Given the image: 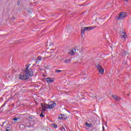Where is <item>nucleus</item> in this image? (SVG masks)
Returning <instances> with one entry per match:
<instances>
[{"mask_svg":"<svg viewBox=\"0 0 131 131\" xmlns=\"http://www.w3.org/2000/svg\"><path fill=\"white\" fill-rule=\"evenodd\" d=\"M41 59H42V57L41 56H38L37 58V60H38V61H41Z\"/></svg>","mask_w":131,"mask_h":131,"instance_id":"nucleus-13","label":"nucleus"},{"mask_svg":"<svg viewBox=\"0 0 131 131\" xmlns=\"http://www.w3.org/2000/svg\"><path fill=\"white\" fill-rule=\"evenodd\" d=\"M127 16V13L125 12H120V14H119L118 16H117L115 19H116V20H122V19H124L125 17Z\"/></svg>","mask_w":131,"mask_h":131,"instance_id":"nucleus-3","label":"nucleus"},{"mask_svg":"<svg viewBox=\"0 0 131 131\" xmlns=\"http://www.w3.org/2000/svg\"><path fill=\"white\" fill-rule=\"evenodd\" d=\"M76 53V49L73 48L72 50H70L68 52L69 55H71V56H74Z\"/></svg>","mask_w":131,"mask_h":131,"instance_id":"nucleus-7","label":"nucleus"},{"mask_svg":"<svg viewBox=\"0 0 131 131\" xmlns=\"http://www.w3.org/2000/svg\"><path fill=\"white\" fill-rule=\"evenodd\" d=\"M6 104H7V101H5V102L2 105L1 108H3V107H5V106H6Z\"/></svg>","mask_w":131,"mask_h":131,"instance_id":"nucleus-16","label":"nucleus"},{"mask_svg":"<svg viewBox=\"0 0 131 131\" xmlns=\"http://www.w3.org/2000/svg\"><path fill=\"white\" fill-rule=\"evenodd\" d=\"M102 128H103V130H105V127H104V126L102 127Z\"/></svg>","mask_w":131,"mask_h":131,"instance_id":"nucleus-23","label":"nucleus"},{"mask_svg":"<svg viewBox=\"0 0 131 131\" xmlns=\"http://www.w3.org/2000/svg\"><path fill=\"white\" fill-rule=\"evenodd\" d=\"M18 119H19V118H13V120L15 122H16V121H17V120H18Z\"/></svg>","mask_w":131,"mask_h":131,"instance_id":"nucleus-17","label":"nucleus"},{"mask_svg":"<svg viewBox=\"0 0 131 131\" xmlns=\"http://www.w3.org/2000/svg\"><path fill=\"white\" fill-rule=\"evenodd\" d=\"M91 131H97V128H94Z\"/></svg>","mask_w":131,"mask_h":131,"instance_id":"nucleus-20","label":"nucleus"},{"mask_svg":"<svg viewBox=\"0 0 131 131\" xmlns=\"http://www.w3.org/2000/svg\"><path fill=\"white\" fill-rule=\"evenodd\" d=\"M53 126H54V128H57V127L58 126L57 125V124H54L53 125Z\"/></svg>","mask_w":131,"mask_h":131,"instance_id":"nucleus-19","label":"nucleus"},{"mask_svg":"<svg viewBox=\"0 0 131 131\" xmlns=\"http://www.w3.org/2000/svg\"><path fill=\"white\" fill-rule=\"evenodd\" d=\"M71 62V59H66L65 60V63H68Z\"/></svg>","mask_w":131,"mask_h":131,"instance_id":"nucleus-12","label":"nucleus"},{"mask_svg":"<svg viewBox=\"0 0 131 131\" xmlns=\"http://www.w3.org/2000/svg\"><path fill=\"white\" fill-rule=\"evenodd\" d=\"M13 19H16V18L15 17H13Z\"/></svg>","mask_w":131,"mask_h":131,"instance_id":"nucleus-25","label":"nucleus"},{"mask_svg":"<svg viewBox=\"0 0 131 131\" xmlns=\"http://www.w3.org/2000/svg\"><path fill=\"white\" fill-rule=\"evenodd\" d=\"M127 96H129V94H127Z\"/></svg>","mask_w":131,"mask_h":131,"instance_id":"nucleus-26","label":"nucleus"},{"mask_svg":"<svg viewBox=\"0 0 131 131\" xmlns=\"http://www.w3.org/2000/svg\"><path fill=\"white\" fill-rule=\"evenodd\" d=\"M94 28H96V26L94 27H83L81 28V36L82 37L83 36V34L85 33V30L86 31H90L92 30V29H94Z\"/></svg>","mask_w":131,"mask_h":131,"instance_id":"nucleus-4","label":"nucleus"},{"mask_svg":"<svg viewBox=\"0 0 131 131\" xmlns=\"http://www.w3.org/2000/svg\"><path fill=\"white\" fill-rule=\"evenodd\" d=\"M59 72H62V71L59 70H56L55 71V73H59Z\"/></svg>","mask_w":131,"mask_h":131,"instance_id":"nucleus-15","label":"nucleus"},{"mask_svg":"<svg viewBox=\"0 0 131 131\" xmlns=\"http://www.w3.org/2000/svg\"><path fill=\"white\" fill-rule=\"evenodd\" d=\"M30 66V64L26 65V69L19 75V79L27 80L29 79V77L33 76V71L31 68L29 69Z\"/></svg>","mask_w":131,"mask_h":131,"instance_id":"nucleus-1","label":"nucleus"},{"mask_svg":"<svg viewBox=\"0 0 131 131\" xmlns=\"http://www.w3.org/2000/svg\"><path fill=\"white\" fill-rule=\"evenodd\" d=\"M126 51H125V52H123L122 53V56H123V57H125V56H126Z\"/></svg>","mask_w":131,"mask_h":131,"instance_id":"nucleus-14","label":"nucleus"},{"mask_svg":"<svg viewBox=\"0 0 131 131\" xmlns=\"http://www.w3.org/2000/svg\"><path fill=\"white\" fill-rule=\"evenodd\" d=\"M56 104L55 102H53L51 105L47 104H44L41 103V107L42 108V111H46V109H53L54 107H56Z\"/></svg>","mask_w":131,"mask_h":131,"instance_id":"nucleus-2","label":"nucleus"},{"mask_svg":"<svg viewBox=\"0 0 131 131\" xmlns=\"http://www.w3.org/2000/svg\"><path fill=\"white\" fill-rule=\"evenodd\" d=\"M124 41H125V39H124Z\"/></svg>","mask_w":131,"mask_h":131,"instance_id":"nucleus-28","label":"nucleus"},{"mask_svg":"<svg viewBox=\"0 0 131 131\" xmlns=\"http://www.w3.org/2000/svg\"><path fill=\"white\" fill-rule=\"evenodd\" d=\"M95 66L97 68V69L98 70L99 73L100 74H104V69L102 67V66H101L100 63H98L95 64Z\"/></svg>","mask_w":131,"mask_h":131,"instance_id":"nucleus-5","label":"nucleus"},{"mask_svg":"<svg viewBox=\"0 0 131 131\" xmlns=\"http://www.w3.org/2000/svg\"><path fill=\"white\" fill-rule=\"evenodd\" d=\"M59 119H67V117H65V115L61 114L58 117Z\"/></svg>","mask_w":131,"mask_h":131,"instance_id":"nucleus-10","label":"nucleus"},{"mask_svg":"<svg viewBox=\"0 0 131 131\" xmlns=\"http://www.w3.org/2000/svg\"><path fill=\"white\" fill-rule=\"evenodd\" d=\"M6 131H10V129H8V128H6Z\"/></svg>","mask_w":131,"mask_h":131,"instance_id":"nucleus-22","label":"nucleus"},{"mask_svg":"<svg viewBox=\"0 0 131 131\" xmlns=\"http://www.w3.org/2000/svg\"><path fill=\"white\" fill-rule=\"evenodd\" d=\"M112 98L114 99L115 101H120L121 100V98L120 97L117 96V95H112Z\"/></svg>","mask_w":131,"mask_h":131,"instance_id":"nucleus-8","label":"nucleus"},{"mask_svg":"<svg viewBox=\"0 0 131 131\" xmlns=\"http://www.w3.org/2000/svg\"><path fill=\"white\" fill-rule=\"evenodd\" d=\"M124 2H128V0H123Z\"/></svg>","mask_w":131,"mask_h":131,"instance_id":"nucleus-24","label":"nucleus"},{"mask_svg":"<svg viewBox=\"0 0 131 131\" xmlns=\"http://www.w3.org/2000/svg\"><path fill=\"white\" fill-rule=\"evenodd\" d=\"M46 80L47 81L48 83H51V82H54V81H55V79H54L53 78H46Z\"/></svg>","mask_w":131,"mask_h":131,"instance_id":"nucleus-9","label":"nucleus"},{"mask_svg":"<svg viewBox=\"0 0 131 131\" xmlns=\"http://www.w3.org/2000/svg\"><path fill=\"white\" fill-rule=\"evenodd\" d=\"M120 34V37H121V38H124V39H125V38H126V37H127V36L126 35V33H125L124 31H121Z\"/></svg>","mask_w":131,"mask_h":131,"instance_id":"nucleus-6","label":"nucleus"},{"mask_svg":"<svg viewBox=\"0 0 131 131\" xmlns=\"http://www.w3.org/2000/svg\"><path fill=\"white\" fill-rule=\"evenodd\" d=\"M17 5L20 6V2H17Z\"/></svg>","mask_w":131,"mask_h":131,"instance_id":"nucleus-21","label":"nucleus"},{"mask_svg":"<svg viewBox=\"0 0 131 131\" xmlns=\"http://www.w3.org/2000/svg\"><path fill=\"white\" fill-rule=\"evenodd\" d=\"M85 124L86 126H88V127H92V126H93V125H92V124L89 123L88 122H86Z\"/></svg>","mask_w":131,"mask_h":131,"instance_id":"nucleus-11","label":"nucleus"},{"mask_svg":"<svg viewBox=\"0 0 131 131\" xmlns=\"http://www.w3.org/2000/svg\"><path fill=\"white\" fill-rule=\"evenodd\" d=\"M40 117H45V115H43L42 114V113H41L40 114Z\"/></svg>","mask_w":131,"mask_h":131,"instance_id":"nucleus-18","label":"nucleus"},{"mask_svg":"<svg viewBox=\"0 0 131 131\" xmlns=\"http://www.w3.org/2000/svg\"><path fill=\"white\" fill-rule=\"evenodd\" d=\"M63 129H65V128L64 127L62 128Z\"/></svg>","mask_w":131,"mask_h":131,"instance_id":"nucleus-27","label":"nucleus"}]
</instances>
